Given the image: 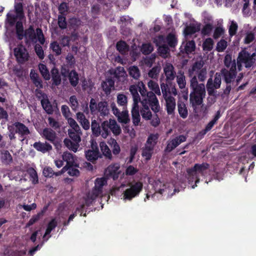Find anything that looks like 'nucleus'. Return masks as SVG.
I'll list each match as a JSON object with an SVG mask.
<instances>
[{
    "label": "nucleus",
    "instance_id": "obj_1",
    "mask_svg": "<svg viewBox=\"0 0 256 256\" xmlns=\"http://www.w3.org/2000/svg\"><path fill=\"white\" fill-rule=\"evenodd\" d=\"M204 60L201 58L196 60L188 70V76L190 78V88L192 90L190 94L205 97L206 95V86L202 84H198L200 82H204L206 78L207 71Z\"/></svg>",
    "mask_w": 256,
    "mask_h": 256
},
{
    "label": "nucleus",
    "instance_id": "obj_2",
    "mask_svg": "<svg viewBox=\"0 0 256 256\" xmlns=\"http://www.w3.org/2000/svg\"><path fill=\"white\" fill-rule=\"evenodd\" d=\"M210 165L207 162L201 164H196L193 167L186 170L188 184H192V188H194L200 182L199 175L206 176L208 174Z\"/></svg>",
    "mask_w": 256,
    "mask_h": 256
},
{
    "label": "nucleus",
    "instance_id": "obj_3",
    "mask_svg": "<svg viewBox=\"0 0 256 256\" xmlns=\"http://www.w3.org/2000/svg\"><path fill=\"white\" fill-rule=\"evenodd\" d=\"M16 31L17 38L18 40H22L24 38L26 46H29L32 44L36 42V32H35L32 26H30L28 28L24 30L22 22L19 20L16 23Z\"/></svg>",
    "mask_w": 256,
    "mask_h": 256
},
{
    "label": "nucleus",
    "instance_id": "obj_4",
    "mask_svg": "<svg viewBox=\"0 0 256 256\" xmlns=\"http://www.w3.org/2000/svg\"><path fill=\"white\" fill-rule=\"evenodd\" d=\"M128 188L122 192V198L124 201L132 200L134 198L139 196L142 190L144 184L142 182L137 181L128 184Z\"/></svg>",
    "mask_w": 256,
    "mask_h": 256
},
{
    "label": "nucleus",
    "instance_id": "obj_5",
    "mask_svg": "<svg viewBox=\"0 0 256 256\" xmlns=\"http://www.w3.org/2000/svg\"><path fill=\"white\" fill-rule=\"evenodd\" d=\"M107 184V178L104 177L98 178L95 180L94 187L92 193L88 194V198L93 200L102 194L104 186Z\"/></svg>",
    "mask_w": 256,
    "mask_h": 256
},
{
    "label": "nucleus",
    "instance_id": "obj_6",
    "mask_svg": "<svg viewBox=\"0 0 256 256\" xmlns=\"http://www.w3.org/2000/svg\"><path fill=\"white\" fill-rule=\"evenodd\" d=\"M84 153L86 159L92 164H95L98 158H102L97 143L93 140L91 142L90 148L85 150Z\"/></svg>",
    "mask_w": 256,
    "mask_h": 256
},
{
    "label": "nucleus",
    "instance_id": "obj_7",
    "mask_svg": "<svg viewBox=\"0 0 256 256\" xmlns=\"http://www.w3.org/2000/svg\"><path fill=\"white\" fill-rule=\"evenodd\" d=\"M152 92H148L146 93V98L142 100H146V104L150 107L154 113H158L160 110L159 102L156 94Z\"/></svg>",
    "mask_w": 256,
    "mask_h": 256
},
{
    "label": "nucleus",
    "instance_id": "obj_8",
    "mask_svg": "<svg viewBox=\"0 0 256 256\" xmlns=\"http://www.w3.org/2000/svg\"><path fill=\"white\" fill-rule=\"evenodd\" d=\"M14 55L18 63L23 64L28 60L29 54L26 48L22 44L14 50Z\"/></svg>",
    "mask_w": 256,
    "mask_h": 256
},
{
    "label": "nucleus",
    "instance_id": "obj_9",
    "mask_svg": "<svg viewBox=\"0 0 256 256\" xmlns=\"http://www.w3.org/2000/svg\"><path fill=\"white\" fill-rule=\"evenodd\" d=\"M220 72L226 84H230L236 76V64L234 62L230 70L226 68H222L220 70Z\"/></svg>",
    "mask_w": 256,
    "mask_h": 256
},
{
    "label": "nucleus",
    "instance_id": "obj_10",
    "mask_svg": "<svg viewBox=\"0 0 256 256\" xmlns=\"http://www.w3.org/2000/svg\"><path fill=\"white\" fill-rule=\"evenodd\" d=\"M205 97L190 94V104L193 108V112L196 114L200 112L201 110L199 108V106L202 108L204 106L203 101Z\"/></svg>",
    "mask_w": 256,
    "mask_h": 256
},
{
    "label": "nucleus",
    "instance_id": "obj_11",
    "mask_svg": "<svg viewBox=\"0 0 256 256\" xmlns=\"http://www.w3.org/2000/svg\"><path fill=\"white\" fill-rule=\"evenodd\" d=\"M36 92L38 98H40V96H38V94H40V96L43 98L40 100V102L44 110L48 114H52L54 112L53 106L50 102L48 98L46 95L41 90L38 89H36Z\"/></svg>",
    "mask_w": 256,
    "mask_h": 256
},
{
    "label": "nucleus",
    "instance_id": "obj_12",
    "mask_svg": "<svg viewBox=\"0 0 256 256\" xmlns=\"http://www.w3.org/2000/svg\"><path fill=\"white\" fill-rule=\"evenodd\" d=\"M237 58L244 64L246 68H250L254 65L252 59L250 56V52L246 50H242L238 53Z\"/></svg>",
    "mask_w": 256,
    "mask_h": 256
},
{
    "label": "nucleus",
    "instance_id": "obj_13",
    "mask_svg": "<svg viewBox=\"0 0 256 256\" xmlns=\"http://www.w3.org/2000/svg\"><path fill=\"white\" fill-rule=\"evenodd\" d=\"M62 160L66 162V165L62 168L64 173L67 171L70 166H78L74 162V158L73 154L69 152H64L62 156Z\"/></svg>",
    "mask_w": 256,
    "mask_h": 256
},
{
    "label": "nucleus",
    "instance_id": "obj_14",
    "mask_svg": "<svg viewBox=\"0 0 256 256\" xmlns=\"http://www.w3.org/2000/svg\"><path fill=\"white\" fill-rule=\"evenodd\" d=\"M172 64L168 63L164 68V74L166 76V81L170 82L173 80L176 76V72Z\"/></svg>",
    "mask_w": 256,
    "mask_h": 256
},
{
    "label": "nucleus",
    "instance_id": "obj_15",
    "mask_svg": "<svg viewBox=\"0 0 256 256\" xmlns=\"http://www.w3.org/2000/svg\"><path fill=\"white\" fill-rule=\"evenodd\" d=\"M13 126L16 128V132H17V134H18L22 138H24V136L30 134L28 128L23 123L15 122L13 124Z\"/></svg>",
    "mask_w": 256,
    "mask_h": 256
},
{
    "label": "nucleus",
    "instance_id": "obj_16",
    "mask_svg": "<svg viewBox=\"0 0 256 256\" xmlns=\"http://www.w3.org/2000/svg\"><path fill=\"white\" fill-rule=\"evenodd\" d=\"M114 81L111 78H108L101 83L102 90L106 96L110 94L112 89L114 88Z\"/></svg>",
    "mask_w": 256,
    "mask_h": 256
},
{
    "label": "nucleus",
    "instance_id": "obj_17",
    "mask_svg": "<svg viewBox=\"0 0 256 256\" xmlns=\"http://www.w3.org/2000/svg\"><path fill=\"white\" fill-rule=\"evenodd\" d=\"M34 148L38 152L43 154L50 152L52 148V146L48 143H44L40 142H35L33 144Z\"/></svg>",
    "mask_w": 256,
    "mask_h": 256
},
{
    "label": "nucleus",
    "instance_id": "obj_18",
    "mask_svg": "<svg viewBox=\"0 0 256 256\" xmlns=\"http://www.w3.org/2000/svg\"><path fill=\"white\" fill-rule=\"evenodd\" d=\"M166 102V110L168 114H172L174 112L176 103L175 98L172 96L164 98Z\"/></svg>",
    "mask_w": 256,
    "mask_h": 256
},
{
    "label": "nucleus",
    "instance_id": "obj_19",
    "mask_svg": "<svg viewBox=\"0 0 256 256\" xmlns=\"http://www.w3.org/2000/svg\"><path fill=\"white\" fill-rule=\"evenodd\" d=\"M141 104L142 106L140 110L142 118L145 120H150L152 118V113L150 109V106L146 104V100H142Z\"/></svg>",
    "mask_w": 256,
    "mask_h": 256
},
{
    "label": "nucleus",
    "instance_id": "obj_20",
    "mask_svg": "<svg viewBox=\"0 0 256 256\" xmlns=\"http://www.w3.org/2000/svg\"><path fill=\"white\" fill-rule=\"evenodd\" d=\"M114 78L119 82H124L127 76L126 73L123 67H118L114 72Z\"/></svg>",
    "mask_w": 256,
    "mask_h": 256
},
{
    "label": "nucleus",
    "instance_id": "obj_21",
    "mask_svg": "<svg viewBox=\"0 0 256 256\" xmlns=\"http://www.w3.org/2000/svg\"><path fill=\"white\" fill-rule=\"evenodd\" d=\"M132 120L135 126H138L140 122V117L138 104H133L132 110Z\"/></svg>",
    "mask_w": 256,
    "mask_h": 256
},
{
    "label": "nucleus",
    "instance_id": "obj_22",
    "mask_svg": "<svg viewBox=\"0 0 256 256\" xmlns=\"http://www.w3.org/2000/svg\"><path fill=\"white\" fill-rule=\"evenodd\" d=\"M76 118L84 130H88L90 128V122L86 118L84 113L78 112L76 114Z\"/></svg>",
    "mask_w": 256,
    "mask_h": 256
},
{
    "label": "nucleus",
    "instance_id": "obj_23",
    "mask_svg": "<svg viewBox=\"0 0 256 256\" xmlns=\"http://www.w3.org/2000/svg\"><path fill=\"white\" fill-rule=\"evenodd\" d=\"M52 84L56 86H59L62 82V78L58 70L54 67L51 71Z\"/></svg>",
    "mask_w": 256,
    "mask_h": 256
},
{
    "label": "nucleus",
    "instance_id": "obj_24",
    "mask_svg": "<svg viewBox=\"0 0 256 256\" xmlns=\"http://www.w3.org/2000/svg\"><path fill=\"white\" fill-rule=\"evenodd\" d=\"M0 158L4 164H9L12 162V158L8 150H2L0 151Z\"/></svg>",
    "mask_w": 256,
    "mask_h": 256
},
{
    "label": "nucleus",
    "instance_id": "obj_25",
    "mask_svg": "<svg viewBox=\"0 0 256 256\" xmlns=\"http://www.w3.org/2000/svg\"><path fill=\"white\" fill-rule=\"evenodd\" d=\"M180 52L182 54H188L192 53L195 50L196 44L194 40H190L188 42L184 48L180 47Z\"/></svg>",
    "mask_w": 256,
    "mask_h": 256
},
{
    "label": "nucleus",
    "instance_id": "obj_26",
    "mask_svg": "<svg viewBox=\"0 0 256 256\" xmlns=\"http://www.w3.org/2000/svg\"><path fill=\"white\" fill-rule=\"evenodd\" d=\"M154 147L146 144L142 149V156L144 157L147 160H150L154 152Z\"/></svg>",
    "mask_w": 256,
    "mask_h": 256
},
{
    "label": "nucleus",
    "instance_id": "obj_27",
    "mask_svg": "<svg viewBox=\"0 0 256 256\" xmlns=\"http://www.w3.org/2000/svg\"><path fill=\"white\" fill-rule=\"evenodd\" d=\"M98 111L100 112V116H106L109 114V108L108 104L106 101H101L98 103Z\"/></svg>",
    "mask_w": 256,
    "mask_h": 256
},
{
    "label": "nucleus",
    "instance_id": "obj_28",
    "mask_svg": "<svg viewBox=\"0 0 256 256\" xmlns=\"http://www.w3.org/2000/svg\"><path fill=\"white\" fill-rule=\"evenodd\" d=\"M221 114L220 110H218L214 118L207 124L205 128L203 130L204 134H206L213 128L214 126L217 122Z\"/></svg>",
    "mask_w": 256,
    "mask_h": 256
},
{
    "label": "nucleus",
    "instance_id": "obj_29",
    "mask_svg": "<svg viewBox=\"0 0 256 256\" xmlns=\"http://www.w3.org/2000/svg\"><path fill=\"white\" fill-rule=\"evenodd\" d=\"M43 136L48 140L54 142L56 138V132L48 128H44L42 132Z\"/></svg>",
    "mask_w": 256,
    "mask_h": 256
},
{
    "label": "nucleus",
    "instance_id": "obj_30",
    "mask_svg": "<svg viewBox=\"0 0 256 256\" xmlns=\"http://www.w3.org/2000/svg\"><path fill=\"white\" fill-rule=\"evenodd\" d=\"M67 78H68L70 83L73 87H76L78 84V74L76 70H72Z\"/></svg>",
    "mask_w": 256,
    "mask_h": 256
},
{
    "label": "nucleus",
    "instance_id": "obj_31",
    "mask_svg": "<svg viewBox=\"0 0 256 256\" xmlns=\"http://www.w3.org/2000/svg\"><path fill=\"white\" fill-rule=\"evenodd\" d=\"M129 90L132 96L133 104H138V102L140 101V98L138 93V86L135 85H132L130 86Z\"/></svg>",
    "mask_w": 256,
    "mask_h": 256
},
{
    "label": "nucleus",
    "instance_id": "obj_32",
    "mask_svg": "<svg viewBox=\"0 0 256 256\" xmlns=\"http://www.w3.org/2000/svg\"><path fill=\"white\" fill-rule=\"evenodd\" d=\"M64 172L62 169L58 172H54L52 168L50 166L46 167L43 170V174L46 178H52L54 176H58L63 174Z\"/></svg>",
    "mask_w": 256,
    "mask_h": 256
},
{
    "label": "nucleus",
    "instance_id": "obj_33",
    "mask_svg": "<svg viewBox=\"0 0 256 256\" xmlns=\"http://www.w3.org/2000/svg\"><path fill=\"white\" fill-rule=\"evenodd\" d=\"M116 48L122 54H124L129 50V46L124 40H119L116 44Z\"/></svg>",
    "mask_w": 256,
    "mask_h": 256
},
{
    "label": "nucleus",
    "instance_id": "obj_34",
    "mask_svg": "<svg viewBox=\"0 0 256 256\" xmlns=\"http://www.w3.org/2000/svg\"><path fill=\"white\" fill-rule=\"evenodd\" d=\"M110 120L109 121L105 120L102 122L101 125L100 135L104 138H106L110 134Z\"/></svg>",
    "mask_w": 256,
    "mask_h": 256
},
{
    "label": "nucleus",
    "instance_id": "obj_35",
    "mask_svg": "<svg viewBox=\"0 0 256 256\" xmlns=\"http://www.w3.org/2000/svg\"><path fill=\"white\" fill-rule=\"evenodd\" d=\"M81 24V20L76 18H72L68 20V26L70 30H77Z\"/></svg>",
    "mask_w": 256,
    "mask_h": 256
},
{
    "label": "nucleus",
    "instance_id": "obj_36",
    "mask_svg": "<svg viewBox=\"0 0 256 256\" xmlns=\"http://www.w3.org/2000/svg\"><path fill=\"white\" fill-rule=\"evenodd\" d=\"M178 113L182 118H186L188 115V110L184 102L178 101Z\"/></svg>",
    "mask_w": 256,
    "mask_h": 256
},
{
    "label": "nucleus",
    "instance_id": "obj_37",
    "mask_svg": "<svg viewBox=\"0 0 256 256\" xmlns=\"http://www.w3.org/2000/svg\"><path fill=\"white\" fill-rule=\"evenodd\" d=\"M118 168L114 166H109L106 170V174L110 178L116 180L118 178Z\"/></svg>",
    "mask_w": 256,
    "mask_h": 256
},
{
    "label": "nucleus",
    "instance_id": "obj_38",
    "mask_svg": "<svg viewBox=\"0 0 256 256\" xmlns=\"http://www.w3.org/2000/svg\"><path fill=\"white\" fill-rule=\"evenodd\" d=\"M176 82L180 89L184 88L186 87V76L182 70H180L178 72V75L176 76Z\"/></svg>",
    "mask_w": 256,
    "mask_h": 256
},
{
    "label": "nucleus",
    "instance_id": "obj_39",
    "mask_svg": "<svg viewBox=\"0 0 256 256\" xmlns=\"http://www.w3.org/2000/svg\"><path fill=\"white\" fill-rule=\"evenodd\" d=\"M64 145L70 150L76 152L79 147V144L72 142L70 140L65 138L64 140Z\"/></svg>",
    "mask_w": 256,
    "mask_h": 256
},
{
    "label": "nucleus",
    "instance_id": "obj_40",
    "mask_svg": "<svg viewBox=\"0 0 256 256\" xmlns=\"http://www.w3.org/2000/svg\"><path fill=\"white\" fill-rule=\"evenodd\" d=\"M128 71L130 76L135 80H138L140 76V70L137 66H130Z\"/></svg>",
    "mask_w": 256,
    "mask_h": 256
},
{
    "label": "nucleus",
    "instance_id": "obj_41",
    "mask_svg": "<svg viewBox=\"0 0 256 256\" xmlns=\"http://www.w3.org/2000/svg\"><path fill=\"white\" fill-rule=\"evenodd\" d=\"M91 128L94 135L96 136L100 135L101 126H100L99 123L96 120H92Z\"/></svg>",
    "mask_w": 256,
    "mask_h": 256
},
{
    "label": "nucleus",
    "instance_id": "obj_42",
    "mask_svg": "<svg viewBox=\"0 0 256 256\" xmlns=\"http://www.w3.org/2000/svg\"><path fill=\"white\" fill-rule=\"evenodd\" d=\"M82 134L81 130L80 131L76 132L72 130L68 131V135L70 138L74 142L79 144L81 141L80 136Z\"/></svg>",
    "mask_w": 256,
    "mask_h": 256
},
{
    "label": "nucleus",
    "instance_id": "obj_43",
    "mask_svg": "<svg viewBox=\"0 0 256 256\" xmlns=\"http://www.w3.org/2000/svg\"><path fill=\"white\" fill-rule=\"evenodd\" d=\"M14 10L16 15L20 20H22L24 17L23 5L22 2L16 3L14 4Z\"/></svg>",
    "mask_w": 256,
    "mask_h": 256
},
{
    "label": "nucleus",
    "instance_id": "obj_44",
    "mask_svg": "<svg viewBox=\"0 0 256 256\" xmlns=\"http://www.w3.org/2000/svg\"><path fill=\"white\" fill-rule=\"evenodd\" d=\"M166 42L168 44V46L172 48H174L178 44V40L176 38V36L172 33H170L166 36Z\"/></svg>",
    "mask_w": 256,
    "mask_h": 256
},
{
    "label": "nucleus",
    "instance_id": "obj_45",
    "mask_svg": "<svg viewBox=\"0 0 256 256\" xmlns=\"http://www.w3.org/2000/svg\"><path fill=\"white\" fill-rule=\"evenodd\" d=\"M100 146L102 154L106 158L111 160L112 159V151L108 146L104 143L100 144Z\"/></svg>",
    "mask_w": 256,
    "mask_h": 256
},
{
    "label": "nucleus",
    "instance_id": "obj_46",
    "mask_svg": "<svg viewBox=\"0 0 256 256\" xmlns=\"http://www.w3.org/2000/svg\"><path fill=\"white\" fill-rule=\"evenodd\" d=\"M110 130L115 135H118L121 132L120 126L117 124L114 120L110 119Z\"/></svg>",
    "mask_w": 256,
    "mask_h": 256
},
{
    "label": "nucleus",
    "instance_id": "obj_47",
    "mask_svg": "<svg viewBox=\"0 0 256 256\" xmlns=\"http://www.w3.org/2000/svg\"><path fill=\"white\" fill-rule=\"evenodd\" d=\"M40 72L44 78L46 80H48L50 78V75L46 66L44 64H40L39 65Z\"/></svg>",
    "mask_w": 256,
    "mask_h": 256
},
{
    "label": "nucleus",
    "instance_id": "obj_48",
    "mask_svg": "<svg viewBox=\"0 0 256 256\" xmlns=\"http://www.w3.org/2000/svg\"><path fill=\"white\" fill-rule=\"evenodd\" d=\"M50 48L56 56L62 54V48L56 41H54L50 44Z\"/></svg>",
    "mask_w": 256,
    "mask_h": 256
},
{
    "label": "nucleus",
    "instance_id": "obj_49",
    "mask_svg": "<svg viewBox=\"0 0 256 256\" xmlns=\"http://www.w3.org/2000/svg\"><path fill=\"white\" fill-rule=\"evenodd\" d=\"M27 172L30 175L32 184H38V179L36 171L33 168H30L27 170Z\"/></svg>",
    "mask_w": 256,
    "mask_h": 256
},
{
    "label": "nucleus",
    "instance_id": "obj_50",
    "mask_svg": "<svg viewBox=\"0 0 256 256\" xmlns=\"http://www.w3.org/2000/svg\"><path fill=\"white\" fill-rule=\"evenodd\" d=\"M118 118V120L119 122L127 124L130 122V119L128 118V112L127 110H123L122 112L120 113V114L116 116Z\"/></svg>",
    "mask_w": 256,
    "mask_h": 256
},
{
    "label": "nucleus",
    "instance_id": "obj_51",
    "mask_svg": "<svg viewBox=\"0 0 256 256\" xmlns=\"http://www.w3.org/2000/svg\"><path fill=\"white\" fill-rule=\"evenodd\" d=\"M158 134H151L149 135L146 140V143L154 148L158 142Z\"/></svg>",
    "mask_w": 256,
    "mask_h": 256
},
{
    "label": "nucleus",
    "instance_id": "obj_52",
    "mask_svg": "<svg viewBox=\"0 0 256 256\" xmlns=\"http://www.w3.org/2000/svg\"><path fill=\"white\" fill-rule=\"evenodd\" d=\"M153 50V46L150 43L143 44L140 48L142 52L144 55L149 54Z\"/></svg>",
    "mask_w": 256,
    "mask_h": 256
},
{
    "label": "nucleus",
    "instance_id": "obj_53",
    "mask_svg": "<svg viewBox=\"0 0 256 256\" xmlns=\"http://www.w3.org/2000/svg\"><path fill=\"white\" fill-rule=\"evenodd\" d=\"M148 86L152 92L158 95H160V91L159 86L157 82L152 80H150L148 84Z\"/></svg>",
    "mask_w": 256,
    "mask_h": 256
},
{
    "label": "nucleus",
    "instance_id": "obj_54",
    "mask_svg": "<svg viewBox=\"0 0 256 256\" xmlns=\"http://www.w3.org/2000/svg\"><path fill=\"white\" fill-rule=\"evenodd\" d=\"M214 40L211 38H207L202 44V48L204 50L210 51L213 48Z\"/></svg>",
    "mask_w": 256,
    "mask_h": 256
},
{
    "label": "nucleus",
    "instance_id": "obj_55",
    "mask_svg": "<svg viewBox=\"0 0 256 256\" xmlns=\"http://www.w3.org/2000/svg\"><path fill=\"white\" fill-rule=\"evenodd\" d=\"M178 146V143L176 139L174 138L170 141L165 148V152H170L174 150L176 146Z\"/></svg>",
    "mask_w": 256,
    "mask_h": 256
},
{
    "label": "nucleus",
    "instance_id": "obj_56",
    "mask_svg": "<svg viewBox=\"0 0 256 256\" xmlns=\"http://www.w3.org/2000/svg\"><path fill=\"white\" fill-rule=\"evenodd\" d=\"M200 29L199 26L196 27L194 24H192L187 26L185 28L184 32L186 36L192 35L200 30Z\"/></svg>",
    "mask_w": 256,
    "mask_h": 256
},
{
    "label": "nucleus",
    "instance_id": "obj_57",
    "mask_svg": "<svg viewBox=\"0 0 256 256\" xmlns=\"http://www.w3.org/2000/svg\"><path fill=\"white\" fill-rule=\"evenodd\" d=\"M66 15H59L58 16V25L60 28L64 30L66 28L68 22L66 20Z\"/></svg>",
    "mask_w": 256,
    "mask_h": 256
},
{
    "label": "nucleus",
    "instance_id": "obj_58",
    "mask_svg": "<svg viewBox=\"0 0 256 256\" xmlns=\"http://www.w3.org/2000/svg\"><path fill=\"white\" fill-rule=\"evenodd\" d=\"M111 147L114 154L117 155L120 152V148L116 140L114 139L111 140Z\"/></svg>",
    "mask_w": 256,
    "mask_h": 256
},
{
    "label": "nucleus",
    "instance_id": "obj_59",
    "mask_svg": "<svg viewBox=\"0 0 256 256\" xmlns=\"http://www.w3.org/2000/svg\"><path fill=\"white\" fill-rule=\"evenodd\" d=\"M66 65L69 66L70 68H74L76 60L72 54L68 53L66 58Z\"/></svg>",
    "mask_w": 256,
    "mask_h": 256
},
{
    "label": "nucleus",
    "instance_id": "obj_60",
    "mask_svg": "<svg viewBox=\"0 0 256 256\" xmlns=\"http://www.w3.org/2000/svg\"><path fill=\"white\" fill-rule=\"evenodd\" d=\"M234 62V63L236 64V62L235 60H232V56L230 54H226L224 58V64L227 68H230L231 66H232L233 63Z\"/></svg>",
    "mask_w": 256,
    "mask_h": 256
},
{
    "label": "nucleus",
    "instance_id": "obj_61",
    "mask_svg": "<svg viewBox=\"0 0 256 256\" xmlns=\"http://www.w3.org/2000/svg\"><path fill=\"white\" fill-rule=\"evenodd\" d=\"M117 102L119 106L124 108L127 104V97L124 94H118L117 96Z\"/></svg>",
    "mask_w": 256,
    "mask_h": 256
},
{
    "label": "nucleus",
    "instance_id": "obj_62",
    "mask_svg": "<svg viewBox=\"0 0 256 256\" xmlns=\"http://www.w3.org/2000/svg\"><path fill=\"white\" fill-rule=\"evenodd\" d=\"M160 71V68L158 66L153 67L148 73V76L152 78H157Z\"/></svg>",
    "mask_w": 256,
    "mask_h": 256
},
{
    "label": "nucleus",
    "instance_id": "obj_63",
    "mask_svg": "<svg viewBox=\"0 0 256 256\" xmlns=\"http://www.w3.org/2000/svg\"><path fill=\"white\" fill-rule=\"evenodd\" d=\"M18 16L12 14L8 13L6 15V21L10 26H13L15 24H16V20Z\"/></svg>",
    "mask_w": 256,
    "mask_h": 256
},
{
    "label": "nucleus",
    "instance_id": "obj_64",
    "mask_svg": "<svg viewBox=\"0 0 256 256\" xmlns=\"http://www.w3.org/2000/svg\"><path fill=\"white\" fill-rule=\"evenodd\" d=\"M227 46V42L224 40H221L216 44V50L218 52H222L226 50Z\"/></svg>",
    "mask_w": 256,
    "mask_h": 256
}]
</instances>
